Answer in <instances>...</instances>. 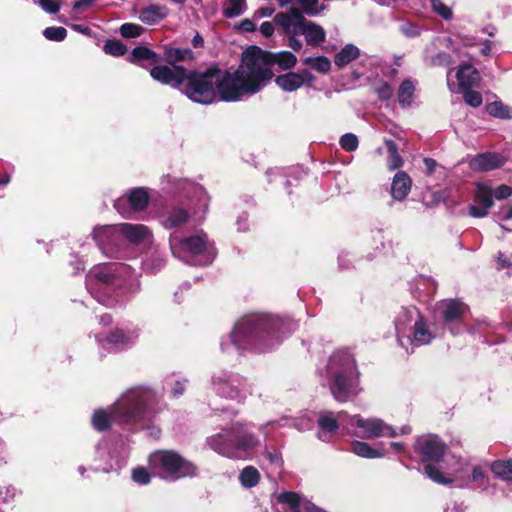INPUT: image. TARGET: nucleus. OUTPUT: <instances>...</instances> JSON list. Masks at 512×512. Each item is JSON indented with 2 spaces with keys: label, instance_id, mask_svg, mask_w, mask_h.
I'll list each match as a JSON object with an SVG mask.
<instances>
[{
  "label": "nucleus",
  "instance_id": "obj_1",
  "mask_svg": "<svg viewBox=\"0 0 512 512\" xmlns=\"http://www.w3.org/2000/svg\"><path fill=\"white\" fill-rule=\"evenodd\" d=\"M162 397L153 389L137 386L126 390L108 410H96L92 425L104 431L112 423L128 430L146 427L165 408Z\"/></svg>",
  "mask_w": 512,
  "mask_h": 512
},
{
  "label": "nucleus",
  "instance_id": "obj_2",
  "mask_svg": "<svg viewBox=\"0 0 512 512\" xmlns=\"http://www.w3.org/2000/svg\"><path fill=\"white\" fill-rule=\"evenodd\" d=\"M296 328L297 323L292 320L263 313L249 314L235 324L227 338L222 339L221 349L229 351L230 347H235L238 351L252 349L266 352L279 345L283 336L291 334Z\"/></svg>",
  "mask_w": 512,
  "mask_h": 512
},
{
  "label": "nucleus",
  "instance_id": "obj_3",
  "mask_svg": "<svg viewBox=\"0 0 512 512\" xmlns=\"http://www.w3.org/2000/svg\"><path fill=\"white\" fill-rule=\"evenodd\" d=\"M273 76L261 53L246 50L241 64L235 71L217 73V99L224 102H237L250 97L263 89Z\"/></svg>",
  "mask_w": 512,
  "mask_h": 512
},
{
  "label": "nucleus",
  "instance_id": "obj_4",
  "mask_svg": "<svg viewBox=\"0 0 512 512\" xmlns=\"http://www.w3.org/2000/svg\"><path fill=\"white\" fill-rule=\"evenodd\" d=\"M327 374L329 389L336 401H352L360 393L359 372L349 351L339 350L330 356Z\"/></svg>",
  "mask_w": 512,
  "mask_h": 512
},
{
  "label": "nucleus",
  "instance_id": "obj_5",
  "mask_svg": "<svg viewBox=\"0 0 512 512\" xmlns=\"http://www.w3.org/2000/svg\"><path fill=\"white\" fill-rule=\"evenodd\" d=\"M207 444L222 456L242 459L258 447L260 441L252 432L250 425L236 423L207 438Z\"/></svg>",
  "mask_w": 512,
  "mask_h": 512
},
{
  "label": "nucleus",
  "instance_id": "obj_6",
  "mask_svg": "<svg viewBox=\"0 0 512 512\" xmlns=\"http://www.w3.org/2000/svg\"><path fill=\"white\" fill-rule=\"evenodd\" d=\"M86 286L92 295L97 286H113L136 293L140 289V281L138 273L130 266L113 262L94 266L86 276Z\"/></svg>",
  "mask_w": 512,
  "mask_h": 512
},
{
  "label": "nucleus",
  "instance_id": "obj_7",
  "mask_svg": "<svg viewBox=\"0 0 512 512\" xmlns=\"http://www.w3.org/2000/svg\"><path fill=\"white\" fill-rule=\"evenodd\" d=\"M218 67L204 71L188 70L184 88L185 95L193 102L208 105L217 100Z\"/></svg>",
  "mask_w": 512,
  "mask_h": 512
},
{
  "label": "nucleus",
  "instance_id": "obj_8",
  "mask_svg": "<svg viewBox=\"0 0 512 512\" xmlns=\"http://www.w3.org/2000/svg\"><path fill=\"white\" fill-rule=\"evenodd\" d=\"M151 470L165 480H177L193 476L196 467L174 451H157L150 455Z\"/></svg>",
  "mask_w": 512,
  "mask_h": 512
},
{
  "label": "nucleus",
  "instance_id": "obj_9",
  "mask_svg": "<svg viewBox=\"0 0 512 512\" xmlns=\"http://www.w3.org/2000/svg\"><path fill=\"white\" fill-rule=\"evenodd\" d=\"M169 245L171 253L174 257L186 260V255L198 257L191 263L193 265H208L214 259V252L208 246L205 235H195L187 238H181L176 233H172L169 237Z\"/></svg>",
  "mask_w": 512,
  "mask_h": 512
},
{
  "label": "nucleus",
  "instance_id": "obj_10",
  "mask_svg": "<svg viewBox=\"0 0 512 512\" xmlns=\"http://www.w3.org/2000/svg\"><path fill=\"white\" fill-rule=\"evenodd\" d=\"M416 450L420 454L424 464V473L428 478L439 484L450 483L452 480L444 476L439 465L444 454L445 444L436 436L419 438L416 442Z\"/></svg>",
  "mask_w": 512,
  "mask_h": 512
},
{
  "label": "nucleus",
  "instance_id": "obj_11",
  "mask_svg": "<svg viewBox=\"0 0 512 512\" xmlns=\"http://www.w3.org/2000/svg\"><path fill=\"white\" fill-rule=\"evenodd\" d=\"M213 390L221 397L241 401L249 393L245 380L238 374L227 371L214 373L211 380Z\"/></svg>",
  "mask_w": 512,
  "mask_h": 512
},
{
  "label": "nucleus",
  "instance_id": "obj_12",
  "mask_svg": "<svg viewBox=\"0 0 512 512\" xmlns=\"http://www.w3.org/2000/svg\"><path fill=\"white\" fill-rule=\"evenodd\" d=\"M349 429L353 428V435L363 438L372 439L378 437H396V429L385 423L380 418H363L360 415L350 416Z\"/></svg>",
  "mask_w": 512,
  "mask_h": 512
},
{
  "label": "nucleus",
  "instance_id": "obj_13",
  "mask_svg": "<svg viewBox=\"0 0 512 512\" xmlns=\"http://www.w3.org/2000/svg\"><path fill=\"white\" fill-rule=\"evenodd\" d=\"M149 197L143 188H135L125 196L119 197L115 203V209L123 216L130 217L134 211L144 210L148 205Z\"/></svg>",
  "mask_w": 512,
  "mask_h": 512
},
{
  "label": "nucleus",
  "instance_id": "obj_14",
  "mask_svg": "<svg viewBox=\"0 0 512 512\" xmlns=\"http://www.w3.org/2000/svg\"><path fill=\"white\" fill-rule=\"evenodd\" d=\"M188 70L180 65H159L150 70L151 77L165 85L180 88L187 78Z\"/></svg>",
  "mask_w": 512,
  "mask_h": 512
},
{
  "label": "nucleus",
  "instance_id": "obj_15",
  "mask_svg": "<svg viewBox=\"0 0 512 512\" xmlns=\"http://www.w3.org/2000/svg\"><path fill=\"white\" fill-rule=\"evenodd\" d=\"M418 309L414 306L402 307L395 319V329L398 342L402 347H405L406 342L411 341V331L413 324L420 318Z\"/></svg>",
  "mask_w": 512,
  "mask_h": 512
},
{
  "label": "nucleus",
  "instance_id": "obj_16",
  "mask_svg": "<svg viewBox=\"0 0 512 512\" xmlns=\"http://www.w3.org/2000/svg\"><path fill=\"white\" fill-rule=\"evenodd\" d=\"M93 238L105 255L109 257L116 256L118 241L120 238L119 224L95 228L93 231Z\"/></svg>",
  "mask_w": 512,
  "mask_h": 512
},
{
  "label": "nucleus",
  "instance_id": "obj_17",
  "mask_svg": "<svg viewBox=\"0 0 512 512\" xmlns=\"http://www.w3.org/2000/svg\"><path fill=\"white\" fill-rule=\"evenodd\" d=\"M315 76L307 69L299 72H288L276 77V84L285 92H293L303 85L311 86Z\"/></svg>",
  "mask_w": 512,
  "mask_h": 512
},
{
  "label": "nucleus",
  "instance_id": "obj_18",
  "mask_svg": "<svg viewBox=\"0 0 512 512\" xmlns=\"http://www.w3.org/2000/svg\"><path fill=\"white\" fill-rule=\"evenodd\" d=\"M275 23L281 27L284 33L290 36H298L305 25V17L297 8H291L288 12L277 13Z\"/></svg>",
  "mask_w": 512,
  "mask_h": 512
},
{
  "label": "nucleus",
  "instance_id": "obj_19",
  "mask_svg": "<svg viewBox=\"0 0 512 512\" xmlns=\"http://www.w3.org/2000/svg\"><path fill=\"white\" fill-rule=\"evenodd\" d=\"M475 202L481 204L469 205V215L474 218H483L488 215L489 209L493 206V189L485 183H477L475 191Z\"/></svg>",
  "mask_w": 512,
  "mask_h": 512
},
{
  "label": "nucleus",
  "instance_id": "obj_20",
  "mask_svg": "<svg viewBox=\"0 0 512 512\" xmlns=\"http://www.w3.org/2000/svg\"><path fill=\"white\" fill-rule=\"evenodd\" d=\"M350 416L345 411H340L336 416L331 411H324L319 415L318 425L322 433L318 434V438L322 441H328L327 434L335 432L340 425L349 429Z\"/></svg>",
  "mask_w": 512,
  "mask_h": 512
},
{
  "label": "nucleus",
  "instance_id": "obj_21",
  "mask_svg": "<svg viewBox=\"0 0 512 512\" xmlns=\"http://www.w3.org/2000/svg\"><path fill=\"white\" fill-rule=\"evenodd\" d=\"M120 236L133 244H147L152 241L151 230L143 224H119Z\"/></svg>",
  "mask_w": 512,
  "mask_h": 512
},
{
  "label": "nucleus",
  "instance_id": "obj_22",
  "mask_svg": "<svg viewBox=\"0 0 512 512\" xmlns=\"http://www.w3.org/2000/svg\"><path fill=\"white\" fill-rule=\"evenodd\" d=\"M466 311L467 306L459 300L446 299L436 304V312L445 322L460 320Z\"/></svg>",
  "mask_w": 512,
  "mask_h": 512
},
{
  "label": "nucleus",
  "instance_id": "obj_23",
  "mask_svg": "<svg viewBox=\"0 0 512 512\" xmlns=\"http://www.w3.org/2000/svg\"><path fill=\"white\" fill-rule=\"evenodd\" d=\"M247 50H256L260 52L270 70V65H278L281 69L286 70L294 67L297 62L296 56L290 51H280L277 53L263 52L256 47H250Z\"/></svg>",
  "mask_w": 512,
  "mask_h": 512
},
{
  "label": "nucleus",
  "instance_id": "obj_24",
  "mask_svg": "<svg viewBox=\"0 0 512 512\" xmlns=\"http://www.w3.org/2000/svg\"><path fill=\"white\" fill-rule=\"evenodd\" d=\"M503 163L504 159L500 154L486 152L471 158L469 167L475 172H484L499 168Z\"/></svg>",
  "mask_w": 512,
  "mask_h": 512
},
{
  "label": "nucleus",
  "instance_id": "obj_25",
  "mask_svg": "<svg viewBox=\"0 0 512 512\" xmlns=\"http://www.w3.org/2000/svg\"><path fill=\"white\" fill-rule=\"evenodd\" d=\"M456 78L458 80L457 89L473 88L478 86L481 81L480 73L469 63H464L459 66Z\"/></svg>",
  "mask_w": 512,
  "mask_h": 512
},
{
  "label": "nucleus",
  "instance_id": "obj_26",
  "mask_svg": "<svg viewBox=\"0 0 512 512\" xmlns=\"http://www.w3.org/2000/svg\"><path fill=\"white\" fill-rule=\"evenodd\" d=\"M412 186V181L409 175L400 171L395 174L391 184V195L394 200L402 201L409 194Z\"/></svg>",
  "mask_w": 512,
  "mask_h": 512
},
{
  "label": "nucleus",
  "instance_id": "obj_27",
  "mask_svg": "<svg viewBox=\"0 0 512 512\" xmlns=\"http://www.w3.org/2000/svg\"><path fill=\"white\" fill-rule=\"evenodd\" d=\"M411 332V341H405L404 348L406 349L408 344L415 346L427 345L434 338L432 332L428 329L427 324L422 320L421 317L417 322H415V324H413Z\"/></svg>",
  "mask_w": 512,
  "mask_h": 512
},
{
  "label": "nucleus",
  "instance_id": "obj_28",
  "mask_svg": "<svg viewBox=\"0 0 512 512\" xmlns=\"http://www.w3.org/2000/svg\"><path fill=\"white\" fill-rule=\"evenodd\" d=\"M300 35H304L306 43L310 46H319L326 39L325 30L320 25L307 20Z\"/></svg>",
  "mask_w": 512,
  "mask_h": 512
},
{
  "label": "nucleus",
  "instance_id": "obj_29",
  "mask_svg": "<svg viewBox=\"0 0 512 512\" xmlns=\"http://www.w3.org/2000/svg\"><path fill=\"white\" fill-rule=\"evenodd\" d=\"M289 422H290V419H288L287 417H283L279 420H272V421H269L266 424L262 425L260 428V431L265 437H270V436H272V431L276 428L284 427L287 425H292L299 430H305V429H309L311 426V423H312L311 420H307L305 422L303 421L301 423H297L295 420H293L291 423H289Z\"/></svg>",
  "mask_w": 512,
  "mask_h": 512
},
{
  "label": "nucleus",
  "instance_id": "obj_30",
  "mask_svg": "<svg viewBox=\"0 0 512 512\" xmlns=\"http://www.w3.org/2000/svg\"><path fill=\"white\" fill-rule=\"evenodd\" d=\"M168 15V9L163 5H150L142 9L139 19L148 25H154Z\"/></svg>",
  "mask_w": 512,
  "mask_h": 512
},
{
  "label": "nucleus",
  "instance_id": "obj_31",
  "mask_svg": "<svg viewBox=\"0 0 512 512\" xmlns=\"http://www.w3.org/2000/svg\"><path fill=\"white\" fill-rule=\"evenodd\" d=\"M188 212L182 208L174 207L161 219V224L166 229H172L185 224L188 220Z\"/></svg>",
  "mask_w": 512,
  "mask_h": 512
},
{
  "label": "nucleus",
  "instance_id": "obj_32",
  "mask_svg": "<svg viewBox=\"0 0 512 512\" xmlns=\"http://www.w3.org/2000/svg\"><path fill=\"white\" fill-rule=\"evenodd\" d=\"M359 55L360 50L358 47L353 44H347L335 55L334 63L336 66L342 68L358 58Z\"/></svg>",
  "mask_w": 512,
  "mask_h": 512
},
{
  "label": "nucleus",
  "instance_id": "obj_33",
  "mask_svg": "<svg viewBox=\"0 0 512 512\" xmlns=\"http://www.w3.org/2000/svg\"><path fill=\"white\" fill-rule=\"evenodd\" d=\"M447 84L451 92H462L464 101L469 106L476 108L482 104V96L479 92L472 90V88L456 89V85L450 82V72L447 75Z\"/></svg>",
  "mask_w": 512,
  "mask_h": 512
},
{
  "label": "nucleus",
  "instance_id": "obj_34",
  "mask_svg": "<svg viewBox=\"0 0 512 512\" xmlns=\"http://www.w3.org/2000/svg\"><path fill=\"white\" fill-rule=\"evenodd\" d=\"M415 83L411 79H405L398 89V102L402 107H408L413 101Z\"/></svg>",
  "mask_w": 512,
  "mask_h": 512
},
{
  "label": "nucleus",
  "instance_id": "obj_35",
  "mask_svg": "<svg viewBox=\"0 0 512 512\" xmlns=\"http://www.w3.org/2000/svg\"><path fill=\"white\" fill-rule=\"evenodd\" d=\"M493 474L504 481H512V460H497L491 464Z\"/></svg>",
  "mask_w": 512,
  "mask_h": 512
},
{
  "label": "nucleus",
  "instance_id": "obj_36",
  "mask_svg": "<svg viewBox=\"0 0 512 512\" xmlns=\"http://www.w3.org/2000/svg\"><path fill=\"white\" fill-rule=\"evenodd\" d=\"M130 339L123 331L116 330L107 336L105 340L99 339L98 341L108 349H117L129 343Z\"/></svg>",
  "mask_w": 512,
  "mask_h": 512
},
{
  "label": "nucleus",
  "instance_id": "obj_37",
  "mask_svg": "<svg viewBox=\"0 0 512 512\" xmlns=\"http://www.w3.org/2000/svg\"><path fill=\"white\" fill-rule=\"evenodd\" d=\"M278 502L287 505L285 512H301L302 498L295 492H284L278 495Z\"/></svg>",
  "mask_w": 512,
  "mask_h": 512
},
{
  "label": "nucleus",
  "instance_id": "obj_38",
  "mask_svg": "<svg viewBox=\"0 0 512 512\" xmlns=\"http://www.w3.org/2000/svg\"><path fill=\"white\" fill-rule=\"evenodd\" d=\"M351 449L354 454L363 458H379L384 456V453L372 448V446L366 442L354 441L351 445Z\"/></svg>",
  "mask_w": 512,
  "mask_h": 512
},
{
  "label": "nucleus",
  "instance_id": "obj_39",
  "mask_svg": "<svg viewBox=\"0 0 512 512\" xmlns=\"http://www.w3.org/2000/svg\"><path fill=\"white\" fill-rule=\"evenodd\" d=\"M164 58L168 63L173 64L180 61L191 60L193 58V52L188 48H167L164 52Z\"/></svg>",
  "mask_w": 512,
  "mask_h": 512
},
{
  "label": "nucleus",
  "instance_id": "obj_40",
  "mask_svg": "<svg viewBox=\"0 0 512 512\" xmlns=\"http://www.w3.org/2000/svg\"><path fill=\"white\" fill-rule=\"evenodd\" d=\"M245 9V0H226L223 5V14L227 18H235L242 15Z\"/></svg>",
  "mask_w": 512,
  "mask_h": 512
},
{
  "label": "nucleus",
  "instance_id": "obj_41",
  "mask_svg": "<svg viewBox=\"0 0 512 512\" xmlns=\"http://www.w3.org/2000/svg\"><path fill=\"white\" fill-rule=\"evenodd\" d=\"M303 63L322 74L328 73L331 69V62L326 56L306 57Z\"/></svg>",
  "mask_w": 512,
  "mask_h": 512
},
{
  "label": "nucleus",
  "instance_id": "obj_42",
  "mask_svg": "<svg viewBox=\"0 0 512 512\" xmlns=\"http://www.w3.org/2000/svg\"><path fill=\"white\" fill-rule=\"evenodd\" d=\"M241 484L246 488L254 487L258 484L260 474L258 470L252 466L245 467L239 476Z\"/></svg>",
  "mask_w": 512,
  "mask_h": 512
},
{
  "label": "nucleus",
  "instance_id": "obj_43",
  "mask_svg": "<svg viewBox=\"0 0 512 512\" xmlns=\"http://www.w3.org/2000/svg\"><path fill=\"white\" fill-rule=\"evenodd\" d=\"M487 112L497 118L502 119H511L512 118V108L507 105H504L502 102H492L487 105Z\"/></svg>",
  "mask_w": 512,
  "mask_h": 512
},
{
  "label": "nucleus",
  "instance_id": "obj_44",
  "mask_svg": "<svg viewBox=\"0 0 512 512\" xmlns=\"http://www.w3.org/2000/svg\"><path fill=\"white\" fill-rule=\"evenodd\" d=\"M130 59L134 63H138L142 60H151L153 62H157L158 58L151 49L143 46L136 47L132 50Z\"/></svg>",
  "mask_w": 512,
  "mask_h": 512
},
{
  "label": "nucleus",
  "instance_id": "obj_45",
  "mask_svg": "<svg viewBox=\"0 0 512 512\" xmlns=\"http://www.w3.org/2000/svg\"><path fill=\"white\" fill-rule=\"evenodd\" d=\"M187 186L193 195L197 197L199 209L205 212L208 207L209 197L204 188L193 183H187Z\"/></svg>",
  "mask_w": 512,
  "mask_h": 512
},
{
  "label": "nucleus",
  "instance_id": "obj_46",
  "mask_svg": "<svg viewBox=\"0 0 512 512\" xmlns=\"http://www.w3.org/2000/svg\"><path fill=\"white\" fill-rule=\"evenodd\" d=\"M104 52L112 56H123L127 52L126 46L118 40H108L104 44Z\"/></svg>",
  "mask_w": 512,
  "mask_h": 512
},
{
  "label": "nucleus",
  "instance_id": "obj_47",
  "mask_svg": "<svg viewBox=\"0 0 512 512\" xmlns=\"http://www.w3.org/2000/svg\"><path fill=\"white\" fill-rule=\"evenodd\" d=\"M43 35L50 41H63L67 36V31L64 27H47L43 31Z\"/></svg>",
  "mask_w": 512,
  "mask_h": 512
},
{
  "label": "nucleus",
  "instance_id": "obj_48",
  "mask_svg": "<svg viewBox=\"0 0 512 512\" xmlns=\"http://www.w3.org/2000/svg\"><path fill=\"white\" fill-rule=\"evenodd\" d=\"M340 146L347 152L355 151L358 148L359 141L355 134L346 133L340 138Z\"/></svg>",
  "mask_w": 512,
  "mask_h": 512
},
{
  "label": "nucleus",
  "instance_id": "obj_49",
  "mask_svg": "<svg viewBox=\"0 0 512 512\" xmlns=\"http://www.w3.org/2000/svg\"><path fill=\"white\" fill-rule=\"evenodd\" d=\"M143 28L133 23H125L120 27V33L124 38H135L141 35Z\"/></svg>",
  "mask_w": 512,
  "mask_h": 512
},
{
  "label": "nucleus",
  "instance_id": "obj_50",
  "mask_svg": "<svg viewBox=\"0 0 512 512\" xmlns=\"http://www.w3.org/2000/svg\"><path fill=\"white\" fill-rule=\"evenodd\" d=\"M132 479L140 485H147L151 481V475L144 467H137L132 471Z\"/></svg>",
  "mask_w": 512,
  "mask_h": 512
},
{
  "label": "nucleus",
  "instance_id": "obj_51",
  "mask_svg": "<svg viewBox=\"0 0 512 512\" xmlns=\"http://www.w3.org/2000/svg\"><path fill=\"white\" fill-rule=\"evenodd\" d=\"M375 91L378 97L382 100H388L392 98L394 94L392 85L387 82H382L379 86L376 87Z\"/></svg>",
  "mask_w": 512,
  "mask_h": 512
},
{
  "label": "nucleus",
  "instance_id": "obj_52",
  "mask_svg": "<svg viewBox=\"0 0 512 512\" xmlns=\"http://www.w3.org/2000/svg\"><path fill=\"white\" fill-rule=\"evenodd\" d=\"M432 7L436 13H438L444 19H450L452 17L451 9L442 3L440 0H432Z\"/></svg>",
  "mask_w": 512,
  "mask_h": 512
},
{
  "label": "nucleus",
  "instance_id": "obj_53",
  "mask_svg": "<svg viewBox=\"0 0 512 512\" xmlns=\"http://www.w3.org/2000/svg\"><path fill=\"white\" fill-rule=\"evenodd\" d=\"M37 4L50 14H56L60 10V3L57 0H39Z\"/></svg>",
  "mask_w": 512,
  "mask_h": 512
},
{
  "label": "nucleus",
  "instance_id": "obj_54",
  "mask_svg": "<svg viewBox=\"0 0 512 512\" xmlns=\"http://www.w3.org/2000/svg\"><path fill=\"white\" fill-rule=\"evenodd\" d=\"M400 31L407 37H416L420 34L419 27L408 21L400 25Z\"/></svg>",
  "mask_w": 512,
  "mask_h": 512
},
{
  "label": "nucleus",
  "instance_id": "obj_55",
  "mask_svg": "<svg viewBox=\"0 0 512 512\" xmlns=\"http://www.w3.org/2000/svg\"><path fill=\"white\" fill-rule=\"evenodd\" d=\"M431 196H432V204H434V205H437L440 202H444L447 207H451V206H455L459 203L457 200H452L449 198L446 199L444 197L443 193L440 191L433 192Z\"/></svg>",
  "mask_w": 512,
  "mask_h": 512
},
{
  "label": "nucleus",
  "instance_id": "obj_56",
  "mask_svg": "<svg viewBox=\"0 0 512 512\" xmlns=\"http://www.w3.org/2000/svg\"><path fill=\"white\" fill-rule=\"evenodd\" d=\"M512 188L507 185H500L494 192V196L498 200H503L511 196Z\"/></svg>",
  "mask_w": 512,
  "mask_h": 512
},
{
  "label": "nucleus",
  "instance_id": "obj_57",
  "mask_svg": "<svg viewBox=\"0 0 512 512\" xmlns=\"http://www.w3.org/2000/svg\"><path fill=\"white\" fill-rule=\"evenodd\" d=\"M403 165V159L399 153L389 155L388 167L390 170H395Z\"/></svg>",
  "mask_w": 512,
  "mask_h": 512
},
{
  "label": "nucleus",
  "instance_id": "obj_58",
  "mask_svg": "<svg viewBox=\"0 0 512 512\" xmlns=\"http://www.w3.org/2000/svg\"><path fill=\"white\" fill-rule=\"evenodd\" d=\"M260 32L265 36V37H270L273 35L274 33V26L271 22H263L261 25H260Z\"/></svg>",
  "mask_w": 512,
  "mask_h": 512
},
{
  "label": "nucleus",
  "instance_id": "obj_59",
  "mask_svg": "<svg viewBox=\"0 0 512 512\" xmlns=\"http://www.w3.org/2000/svg\"><path fill=\"white\" fill-rule=\"evenodd\" d=\"M485 478H486V474H485L484 470L481 467L476 466V467L473 468V470H472V479H473V481H475V482H482Z\"/></svg>",
  "mask_w": 512,
  "mask_h": 512
},
{
  "label": "nucleus",
  "instance_id": "obj_60",
  "mask_svg": "<svg viewBox=\"0 0 512 512\" xmlns=\"http://www.w3.org/2000/svg\"><path fill=\"white\" fill-rule=\"evenodd\" d=\"M498 262L502 268L512 266V254L507 256L503 253H499Z\"/></svg>",
  "mask_w": 512,
  "mask_h": 512
},
{
  "label": "nucleus",
  "instance_id": "obj_61",
  "mask_svg": "<svg viewBox=\"0 0 512 512\" xmlns=\"http://www.w3.org/2000/svg\"><path fill=\"white\" fill-rule=\"evenodd\" d=\"M184 391H185V383L181 382V381H177L174 384V387L172 388V395L174 397H179V396L183 395Z\"/></svg>",
  "mask_w": 512,
  "mask_h": 512
},
{
  "label": "nucleus",
  "instance_id": "obj_62",
  "mask_svg": "<svg viewBox=\"0 0 512 512\" xmlns=\"http://www.w3.org/2000/svg\"><path fill=\"white\" fill-rule=\"evenodd\" d=\"M93 3V0H77L73 4V10L81 11L88 8Z\"/></svg>",
  "mask_w": 512,
  "mask_h": 512
},
{
  "label": "nucleus",
  "instance_id": "obj_63",
  "mask_svg": "<svg viewBox=\"0 0 512 512\" xmlns=\"http://www.w3.org/2000/svg\"><path fill=\"white\" fill-rule=\"evenodd\" d=\"M427 174H432L435 171L437 162L432 158H425L423 160Z\"/></svg>",
  "mask_w": 512,
  "mask_h": 512
},
{
  "label": "nucleus",
  "instance_id": "obj_64",
  "mask_svg": "<svg viewBox=\"0 0 512 512\" xmlns=\"http://www.w3.org/2000/svg\"><path fill=\"white\" fill-rule=\"evenodd\" d=\"M274 13V9L271 7L260 8L256 11L255 15L259 18L270 17Z\"/></svg>",
  "mask_w": 512,
  "mask_h": 512
}]
</instances>
